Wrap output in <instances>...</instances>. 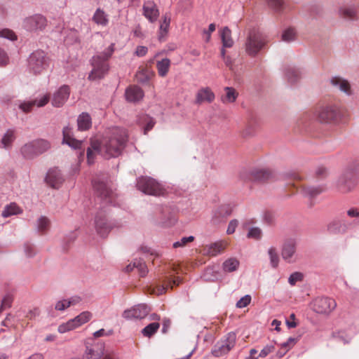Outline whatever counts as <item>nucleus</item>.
Masks as SVG:
<instances>
[{"instance_id": "nucleus-48", "label": "nucleus", "mask_w": 359, "mask_h": 359, "mask_svg": "<svg viewBox=\"0 0 359 359\" xmlns=\"http://www.w3.org/2000/svg\"><path fill=\"white\" fill-rule=\"evenodd\" d=\"M299 338L298 337H290L287 339V340L285 342H283L280 344V346L283 349H285V351H288L290 349H291L295 344L297 342Z\"/></svg>"}, {"instance_id": "nucleus-49", "label": "nucleus", "mask_w": 359, "mask_h": 359, "mask_svg": "<svg viewBox=\"0 0 359 359\" xmlns=\"http://www.w3.org/2000/svg\"><path fill=\"white\" fill-rule=\"evenodd\" d=\"M303 274L300 272H294L288 278V283L294 286L297 282L302 280Z\"/></svg>"}, {"instance_id": "nucleus-23", "label": "nucleus", "mask_w": 359, "mask_h": 359, "mask_svg": "<svg viewBox=\"0 0 359 359\" xmlns=\"http://www.w3.org/2000/svg\"><path fill=\"white\" fill-rule=\"evenodd\" d=\"M215 98V93L209 87L202 88L198 90L196 95V103L201 104L204 102L211 103Z\"/></svg>"}, {"instance_id": "nucleus-38", "label": "nucleus", "mask_w": 359, "mask_h": 359, "mask_svg": "<svg viewBox=\"0 0 359 359\" xmlns=\"http://www.w3.org/2000/svg\"><path fill=\"white\" fill-rule=\"evenodd\" d=\"M21 212L20 208L15 203H11L5 207L2 211L3 217H8L11 215H17Z\"/></svg>"}, {"instance_id": "nucleus-58", "label": "nucleus", "mask_w": 359, "mask_h": 359, "mask_svg": "<svg viewBox=\"0 0 359 359\" xmlns=\"http://www.w3.org/2000/svg\"><path fill=\"white\" fill-rule=\"evenodd\" d=\"M69 307L67 299H62L60 301H57L55 305V309L57 311H62L65 309Z\"/></svg>"}, {"instance_id": "nucleus-54", "label": "nucleus", "mask_w": 359, "mask_h": 359, "mask_svg": "<svg viewBox=\"0 0 359 359\" xmlns=\"http://www.w3.org/2000/svg\"><path fill=\"white\" fill-rule=\"evenodd\" d=\"M0 37L8 39L10 41H15L17 39L15 33L7 29L0 31Z\"/></svg>"}, {"instance_id": "nucleus-44", "label": "nucleus", "mask_w": 359, "mask_h": 359, "mask_svg": "<svg viewBox=\"0 0 359 359\" xmlns=\"http://www.w3.org/2000/svg\"><path fill=\"white\" fill-rule=\"evenodd\" d=\"M49 219L44 217L41 216L36 222V229L38 231L43 232L46 231L49 226Z\"/></svg>"}, {"instance_id": "nucleus-16", "label": "nucleus", "mask_w": 359, "mask_h": 359, "mask_svg": "<svg viewBox=\"0 0 359 359\" xmlns=\"http://www.w3.org/2000/svg\"><path fill=\"white\" fill-rule=\"evenodd\" d=\"M329 83L332 88L347 96H351L353 94L350 82L341 76L335 75L331 76L329 79Z\"/></svg>"}, {"instance_id": "nucleus-21", "label": "nucleus", "mask_w": 359, "mask_h": 359, "mask_svg": "<svg viewBox=\"0 0 359 359\" xmlns=\"http://www.w3.org/2000/svg\"><path fill=\"white\" fill-rule=\"evenodd\" d=\"M125 96L127 101L135 103L143 99L144 93L140 87L133 86L126 90Z\"/></svg>"}, {"instance_id": "nucleus-50", "label": "nucleus", "mask_w": 359, "mask_h": 359, "mask_svg": "<svg viewBox=\"0 0 359 359\" xmlns=\"http://www.w3.org/2000/svg\"><path fill=\"white\" fill-rule=\"evenodd\" d=\"M194 240L193 236L188 237H183L180 241L173 243L172 246L175 248L184 247L188 242H191Z\"/></svg>"}, {"instance_id": "nucleus-7", "label": "nucleus", "mask_w": 359, "mask_h": 359, "mask_svg": "<svg viewBox=\"0 0 359 359\" xmlns=\"http://www.w3.org/2000/svg\"><path fill=\"white\" fill-rule=\"evenodd\" d=\"M316 115L320 122L325 123L338 121L341 118L340 109L333 104L320 106L316 111Z\"/></svg>"}, {"instance_id": "nucleus-22", "label": "nucleus", "mask_w": 359, "mask_h": 359, "mask_svg": "<svg viewBox=\"0 0 359 359\" xmlns=\"http://www.w3.org/2000/svg\"><path fill=\"white\" fill-rule=\"evenodd\" d=\"M348 227V223L343 219L335 218L327 224V231L331 233H344Z\"/></svg>"}, {"instance_id": "nucleus-25", "label": "nucleus", "mask_w": 359, "mask_h": 359, "mask_svg": "<svg viewBox=\"0 0 359 359\" xmlns=\"http://www.w3.org/2000/svg\"><path fill=\"white\" fill-rule=\"evenodd\" d=\"M77 126L79 130L86 131L90 128L92 119L87 112H82L77 118Z\"/></svg>"}, {"instance_id": "nucleus-47", "label": "nucleus", "mask_w": 359, "mask_h": 359, "mask_svg": "<svg viewBox=\"0 0 359 359\" xmlns=\"http://www.w3.org/2000/svg\"><path fill=\"white\" fill-rule=\"evenodd\" d=\"M262 230L259 227H251L249 229L248 232L247 233V237L248 238H252L255 240H259L262 237Z\"/></svg>"}, {"instance_id": "nucleus-5", "label": "nucleus", "mask_w": 359, "mask_h": 359, "mask_svg": "<svg viewBox=\"0 0 359 359\" xmlns=\"http://www.w3.org/2000/svg\"><path fill=\"white\" fill-rule=\"evenodd\" d=\"M136 186L140 191L148 195L159 196H164L167 193L165 185L150 177H138Z\"/></svg>"}, {"instance_id": "nucleus-9", "label": "nucleus", "mask_w": 359, "mask_h": 359, "mask_svg": "<svg viewBox=\"0 0 359 359\" xmlns=\"http://www.w3.org/2000/svg\"><path fill=\"white\" fill-rule=\"evenodd\" d=\"M93 69L89 74L90 80H98L104 78L109 71V65L101 55H95L91 60Z\"/></svg>"}, {"instance_id": "nucleus-14", "label": "nucleus", "mask_w": 359, "mask_h": 359, "mask_svg": "<svg viewBox=\"0 0 359 359\" xmlns=\"http://www.w3.org/2000/svg\"><path fill=\"white\" fill-rule=\"evenodd\" d=\"M337 306L334 299L330 297H317L313 301V310L318 313H329Z\"/></svg>"}, {"instance_id": "nucleus-15", "label": "nucleus", "mask_w": 359, "mask_h": 359, "mask_svg": "<svg viewBox=\"0 0 359 359\" xmlns=\"http://www.w3.org/2000/svg\"><path fill=\"white\" fill-rule=\"evenodd\" d=\"M62 144H67L69 147L73 149H78L80 151V155H84V141L78 140L72 137L71 128L69 126H65L62 130Z\"/></svg>"}, {"instance_id": "nucleus-29", "label": "nucleus", "mask_w": 359, "mask_h": 359, "mask_svg": "<svg viewBox=\"0 0 359 359\" xmlns=\"http://www.w3.org/2000/svg\"><path fill=\"white\" fill-rule=\"evenodd\" d=\"M220 37L223 47L231 48L233 46V40L231 37V31L228 27H224L220 32Z\"/></svg>"}, {"instance_id": "nucleus-37", "label": "nucleus", "mask_w": 359, "mask_h": 359, "mask_svg": "<svg viewBox=\"0 0 359 359\" xmlns=\"http://www.w3.org/2000/svg\"><path fill=\"white\" fill-rule=\"evenodd\" d=\"M239 266V262L236 258H229L224 262L222 264L223 270L225 272L231 273L237 270Z\"/></svg>"}, {"instance_id": "nucleus-34", "label": "nucleus", "mask_w": 359, "mask_h": 359, "mask_svg": "<svg viewBox=\"0 0 359 359\" xmlns=\"http://www.w3.org/2000/svg\"><path fill=\"white\" fill-rule=\"evenodd\" d=\"M224 249V245L221 242H216L205 246L204 252L210 256H217L220 254Z\"/></svg>"}, {"instance_id": "nucleus-63", "label": "nucleus", "mask_w": 359, "mask_h": 359, "mask_svg": "<svg viewBox=\"0 0 359 359\" xmlns=\"http://www.w3.org/2000/svg\"><path fill=\"white\" fill-rule=\"evenodd\" d=\"M24 252L27 257H32L35 255L34 247L29 244L25 245Z\"/></svg>"}, {"instance_id": "nucleus-2", "label": "nucleus", "mask_w": 359, "mask_h": 359, "mask_svg": "<svg viewBox=\"0 0 359 359\" xmlns=\"http://www.w3.org/2000/svg\"><path fill=\"white\" fill-rule=\"evenodd\" d=\"M93 186L97 198L100 199L102 207L95 218V227L97 233L102 237L106 236L112 228L104 214L107 205L116 206L115 196L111 187V182L107 176L97 177L93 180Z\"/></svg>"}, {"instance_id": "nucleus-40", "label": "nucleus", "mask_w": 359, "mask_h": 359, "mask_svg": "<svg viewBox=\"0 0 359 359\" xmlns=\"http://www.w3.org/2000/svg\"><path fill=\"white\" fill-rule=\"evenodd\" d=\"M160 327V324L158 322H154L149 324L142 330V334L144 337H150L155 334Z\"/></svg>"}, {"instance_id": "nucleus-20", "label": "nucleus", "mask_w": 359, "mask_h": 359, "mask_svg": "<svg viewBox=\"0 0 359 359\" xmlns=\"http://www.w3.org/2000/svg\"><path fill=\"white\" fill-rule=\"evenodd\" d=\"M104 355V346L96 344L86 346L83 359H102Z\"/></svg>"}, {"instance_id": "nucleus-18", "label": "nucleus", "mask_w": 359, "mask_h": 359, "mask_svg": "<svg viewBox=\"0 0 359 359\" xmlns=\"http://www.w3.org/2000/svg\"><path fill=\"white\" fill-rule=\"evenodd\" d=\"M296 246L297 241L294 238H290L283 243L281 255L287 262L292 263L295 261Z\"/></svg>"}, {"instance_id": "nucleus-43", "label": "nucleus", "mask_w": 359, "mask_h": 359, "mask_svg": "<svg viewBox=\"0 0 359 359\" xmlns=\"http://www.w3.org/2000/svg\"><path fill=\"white\" fill-rule=\"evenodd\" d=\"M50 97L48 94L39 95L38 97L32 99L34 106L42 107L45 106L49 101Z\"/></svg>"}, {"instance_id": "nucleus-56", "label": "nucleus", "mask_w": 359, "mask_h": 359, "mask_svg": "<svg viewBox=\"0 0 359 359\" xmlns=\"http://www.w3.org/2000/svg\"><path fill=\"white\" fill-rule=\"evenodd\" d=\"M13 302V297L10 294H6L1 301V306L0 312L1 310L5 309L6 308H9L11 306V304Z\"/></svg>"}, {"instance_id": "nucleus-13", "label": "nucleus", "mask_w": 359, "mask_h": 359, "mask_svg": "<svg viewBox=\"0 0 359 359\" xmlns=\"http://www.w3.org/2000/svg\"><path fill=\"white\" fill-rule=\"evenodd\" d=\"M46 19L44 16L36 14L24 19L22 26L29 32L42 30L46 26Z\"/></svg>"}, {"instance_id": "nucleus-36", "label": "nucleus", "mask_w": 359, "mask_h": 359, "mask_svg": "<svg viewBox=\"0 0 359 359\" xmlns=\"http://www.w3.org/2000/svg\"><path fill=\"white\" fill-rule=\"evenodd\" d=\"M170 18L167 15L163 17V22L160 25L158 39L161 41H164L166 34H168L170 27Z\"/></svg>"}, {"instance_id": "nucleus-53", "label": "nucleus", "mask_w": 359, "mask_h": 359, "mask_svg": "<svg viewBox=\"0 0 359 359\" xmlns=\"http://www.w3.org/2000/svg\"><path fill=\"white\" fill-rule=\"evenodd\" d=\"M267 2L269 6L276 12L280 11L283 6V0H267Z\"/></svg>"}, {"instance_id": "nucleus-12", "label": "nucleus", "mask_w": 359, "mask_h": 359, "mask_svg": "<svg viewBox=\"0 0 359 359\" xmlns=\"http://www.w3.org/2000/svg\"><path fill=\"white\" fill-rule=\"evenodd\" d=\"M151 310V309L149 305L138 304L126 309L122 313V317L127 320H142L149 314Z\"/></svg>"}, {"instance_id": "nucleus-31", "label": "nucleus", "mask_w": 359, "mask_h": 359, "mask_svg": "<svg viewBox=\"0 0 359 359\" xmlns=\"http://www.w3.org/2000/svg\"><path fill=\"white\" fill-rule=\"evenodd\" d=\"M339 15L348 20H355L357 16L358 10L355 6H342L339 11Z\"/></svg>"}, {"instance_id": "nucleus-27", "label": "nucleus", "mask_w": 359, "mask_h": 359, "mask_svg": "<svg viewBox=\"0 0 359 359\" xmlns=\"http://www.w3.org/2000/svg\"><path fill=\"white\" fill-rule=\"evenodd\" d=\"M137 121L138 123L143 128L144 134L145 135L153 128L156 123L154 119L147 114L141 115L138 118Z\"/></svg>"}, {"instance_id": "nucleus-51", "label": "nucleus", "mask_w": 359, "mask_h": 359, "mask_svg": "<svg viewBox=\"0 0 359 359\" xmlns=\"http://www.w3.org/2000/svg\"><path fill=\"white\" fill-rule=\"evenodd\" d=\"M251 302V296L249 294H246L241 297L237 302H236V307L239 309L245 308Z\"/></svg>"}, {"instance_id": "nucleus-28", "label": "nucleus", "mask_w": 359, "mask_h": 359, "mask_svg": "<svg viewBox=\"0 0 359 359\" xmlns=\"http://www.w3.org/2000/svg\"><path fill=\"white\" fill-rule=\"evenodd\" d=\"M92 19L95 23L102 27L107 26L109 23L108 15L100 8L96 9Z\"/></svg>"}, {"instance_id": "nucleus-46", "label": "nucleus", "mask_w": 359, "mask_h": 359, "mask_svg": "<svg viewBox=\"0 0 359 359\" xmlns=\"http://www.w3.org/2000/svg\"><path fill=\"white\" fill-rule=\"evenodd\" d=\"M268 254L271 266L276 268L279 263V258L276 250L273 248H270L268 250Z\"/></svg>"}, {"instance_id": "nucleus-6", "label": "nucleus", "mask_w": 359, "mask_h": 359, "mask_svg": "<svg viewBox=\"0 0 359 359\" xmlns=\"http://www.w3.org/2000/svg\"><path fill=\"white\" fill-rule=\"evenodd\" d=\"M48 66V58L43 50H36L27 60V69L34 74H41Z\"/></svg>"}, {"instance_id": "nucleus-19", "label": "nucleus", "mask_w": 359, "mask_h": 359, "mask_svg": "<svg viewBox=\"0 0 359 359\" xmlns=\"http://www.w3.org/2000/svg\"><path fill=\"white\" fill-rule=\"evenodd\" d=\"M46 181L48 185L54 189H58L64 182L61 171L56 168H50L46 176Z\"/></svg>"}, {"instance_id": "nucleus-61", "label": "nucleus", "mask_w": 359, "mask_h": 359, "mask_svg": "<svg viewBox=\"0 0 359 359\" xmlns=\"http://www.w3.org/2000/svg\"><path fill=\"white\" fill-rule=\"evenodd\" d=\"M136 77L137 81L141 83H147L149 80V76L147 75L143 71H140L137 74Z\"/></svg>"}, {"instance_id": "nucleus-41", "label": "nucleus", "mask_w": 359, "mask_h": 359, "mask_svg": "<svg viewBox=\"0 0 359 359\" xmlns=\"http://www.w3.org/2000/svg\"><path fill=\"white\" fill-rule=\"evenodd\" d=\"M18 108L24 113L30 112L33 107H35L32 100H18L16 103Z\"/></svg>"}, {"instance_id": "nucleus-4", "label": "nucleus", "mask_w": 359, "mask_h": 359, "mask_svg": "<svg viewBox=\"0 0 359 359\" xmlns=\"http://www.w3.org/2000/svg\"><path fill=\"white\" fill-rule=\"evenodd\" d=\"M51 147L50 142L45 139H35L23 144L20 152L23 158L32 160L48 151Z\"/></svg>"}, {"instance_id": "nucleus-17", "label": "nucleus", "mask_w": 359, "mask_h": 359, "mask_svg": "<svg viewBox=\"0 0 359 359\" xmlns=\"http://www.w3.org/2000/svg\"><path fill=\"white\" fill-rule=\"evenodd\" d=\"M70 88L67 85L61 86L53 94L51 104L55 107H60L69 99Z\"/></svg>"}, {"instance_id": "nucleus-62", "label": "nucleus", "mask_w": 359, "mask_h": 359, "mask_svg": "<svg viewBox=\"0 0 359 359\" xmlns=\"http://www.w3.org/2000/svg\"><path fill=\"white\" fill-rule=\"evenodd\" d=\"M215 30V25L214 23H211L209 25L208 29L203 30V34L205 35V41L208 42L211 38V33Z\"/></svg>"}, {"instance_id": "nucleus-3", "label": "nucleus", "mask_w": 359, "mask_h": 359, "mask_svg": "<svg viewBox=\"0 0 359 359\" xmlns=\"http://www.w3.org/2000/svg\"><path fill=\"white\" fill-rule=\"evenodd\" d=\"M266 43L267 40L264 34L257 29H250L244 44L245 52L248 56L255 57Z\"/></svg>"}, {"instance_id": "nucleus-64", "label": "nucleus", "mask_w": 359, "mask_h": 359, "mask_svg": "<svg viewBox=\"0 0 359 359\" xmlns=\"http://www.w3.org/2000/svg\"><path fill=\"white\" fill-rule=\"evenodd\" d=\"M335 339L338 342H341L344 344H348L351 340V337L349 336H344V333H339L337 336H335Z\"/></svg>"}, {"instance_id": "nucleus-32", "label": "nucleus", "mask_w": 359, "mask_h": 359, "mask_svg": "<svg viewBox=\"0 0 359 359\" xmlns=\"http://www.w3.org/2000/svg\"><path fill=\"white\" fill-rule=\"evenodd\" d=\"M80 35L79 31L74 28L65 31V42L68 45H72L79 42Z\"/></svg>"}, {"instance_id": "nucleus-8", "label": "nucleus", "mask_w": 359, "mask_h": 359, "mask_svg": "<svg viewBox=\"0 0 359 359\" xmlns=\"http://www.w3.org/2000/svg\"><path fill=\"white\" fill-rule=\"evenodd\" d=\"M236 341V333L229 332L224 339L218 341L212 350V354L215 357H222L227 354L231 350Z\"/></svg>"}, {"instance_id": "nucleus-1", "label": "nucleus", "mask_w": 359, "mask_h": 359, "mask_svg": "<svg viewBox=\"0 0 359 359\" xmlns=\"http://www.w3.org/2000/svg\"><path fill=\"white\" fill-rule=\"evenodd\" d=\"M127 141L126 129L117 126L108 128L100 139H90V146L86 149L88 163H94L97 154L106 159L119 156Z\"/></svg>"}, {"instance_id": "nucleus-30", "label": "nucleus", "mask_w": 359, "mask_h": 359, "mask_svg": "<svg viewBox=\"0 0 359 359\" xmlns=\"http://www.w3.org/2000/svg\"><path fill=\"white\" fill-rule=\"evenodd\" d=\"M224 91H225V95H222L221 97V101L226 104V103H233L238 96V93L236 92V90L232 88V87H225L224 88Z\"/></svg>"}, {"instance_id": "nucleus-60", "label": "nucleus", "mask_w": 359, "mask_h": 359, "mask_svg": "<svg viewBox=\"0 0 359 359\" xmlns=\"http://www.w3.org/2000/svg\"><path fill=\"white\" fill-rule=\"evenodd\" d=\"M274 349L273 345H266L264 346L260 351L259 356L261 358H265L270 353H271Z\"/></svg>"}, {"instance_id": "nucleus-33", "label": "nucleus", "mask_w": 359, "mask_h": 359, "mask_svg": "<svg viewBox=\"0 0 359 359\" xmlns=\"http://www.w3.org/2000/svg\"><path fill=\"white\" fill-rule=\"evenodd\" d=\"M15 139V130L8 129L1 138L2 147L5 149H9L12 143Z\"/></svg>"}, {"instance_id": "nucleus-45", "label": "nucleus", "mask_w": 359, "mask_h": 359, "mask_svg": "<svg viewBox=\"0 0 359 359\" xmlns=\"http://www.w3.org/2000/svg\"><path fill=\"white\" fill-rule=\"evenodd\" d=\"M133 266H135L140 276L142 277L145 276L148 273V269L145 263L141 259H135L133 262Z\"/></svg>"}, {"instance_id": "nucleus-10", "label": "nucleus", "mask_w": 359, "mask_h": 359, "mask_svg": "<svg viewBox=\"0 0 359 359\" xmlns=\"http://www.w3.org/2000/svg\"><path fill=\"white\" fill-rule=\"evenodd\" d=\"M92 318V313L89 311H83L74 318L58 326L60 333H65L72 330L88 322Z\"/></svg>"}, {"instance_id": "nucleus-35", "label": "nucleus", "mask_w": 359, "mask_h": 359, "mask_svg": "<svg viewBox=\"0 0 359 359\" xmlns=\"http://www.w3.org/2000/svg\"><path fill=\"white\" fill-rule=\"evenodd\" d=\"M170 66V60L168 58H163L156 62L158 73L161 77H164L168 72Z\"/></svg>"}, {"instance_id": "nucleus-39", "label": "nucleus", "mask_w": 359, "mask_h": 359, "mask_svg": "<svg viewBox=\"0 0 359 359\" xmlns=\"http://www.w3.org/2000/svg\"><path fill=\"white\" fill-rule=\"evenodd\" d=\"M324 191L325 188L323 186L308 187L304 189V194L306 196L313 198Z\"/></svg>"}, {"instance_id": "nucleus-57", "label": "nucleus", "mask_w": 359, "mask_h": 359, "mask_svg": "<svg viewBox=\"0 0 359 359\" xmlns=\"http://www.w3.org/2000/svg\"><path fill=\"white\" fill-rule=\"evenodd\" d=\"M9 57L7 53L0 48V66H6L9 63Z\"/></svg>"}, {"instance_id": "nucleus-11", "label": "nucleus", "mask_w": 359, "mask_h": 359, "mask_svg": "<svg viewBox=\"0 0 359 359\" xmlns=\"http://www.w3.org/2000/svg\"><path fill=\"white\" fill-rule=\"evenodd\" d=\"M357 183L356 175L351 170H347L338 178L336 186L340 192L347 193L353 190Z\"/></svg>"}, {"instance_id": "nucleus-42", "label": "nucleus", "mask_w": 359, "mask_h": 359, "mask_svg": "<svg viewBox=\"0 0 359 359\" xmlns=\"http://www.w3.org/2000/svg\"><path fill=\"white\" fill-rule=\"evenodd\" d=\"M296 37V32L293 28L288 27L283 30L282 33V40L285 42L290 43L293 41Z\"/></svg>"}, {"instance_id": "nucleus-24", "label": "nucleus", "mask_w": 359, "mask_h": 359, "mask_svg": "<svg viewBox=\"0 0 359 359\" xmlns=\"http://www.w3.org/2000/svg\"><path fill=\"white\" fill-rule=\"evenodd\" d=\"M144 16L151 22L156 21L159 12L156 5L153 1H148L143 6Z\"/></svg>"}, {"instance_id": "nucleus-26", "label": "nucleus", "mask_w": 359, "mask_h": 359, "mask_svg": "<svg viewBox=\"0 0 359 359\" xmlns=\"http://www.w3.org/2000/svg\"><path fill=\"white\" fill-rule=\"evenodd\" d=\"M284 74L287 81L291 83H295L300 76V71L298 68L287 65L283 69Z\"/></svg>"}, {"instance_id": "nucleus-52", "label": "nucleus", "mask_w": 359, "mask_h": 359, "mask_svg": "<svg viewBox=\"0 0 359 359\" xmlns=\"http://www.w3.org/2000/svg\"><path fill=\"white\" fill-rule=\"evenodd\" d=\"M252 175L257 180H266L270 176V172L266 170H254Z\"/></svg>"}, {"instance_id": "nucleus-55", "label": "nucleus", "mask_w": 359, "mask_h": 359, "mask_svg": "<svg viewBox=\"0 0 359 359\" xmlns=\"http://www.w3.org/2000/svg\"><path fill=\"white\" fill-rule=\"evenodd\" d=\"M114 43H111V45L103 52L97 54V55H101L102 59L107 62V60L111 56L112 53L114 51Z\"/></svg>"}, {"instance_id": "nucleus-59", "label": "nucleus", "mask_w": 359, "mask_h": 359, "mask_svg": "<svg viewBox=\"0 0 359 359\" xmlns=\"http://www.w3.org/2000/svg\"><path fill=\"white\" fill-rule=\"evenodd\" d=\"M238 221L236 219H231L226 229L227 234H232L235 232L236 227L238 226Z\"/></svg>"}]
</instances>
